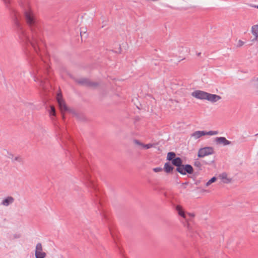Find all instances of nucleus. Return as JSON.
<instances>
[{
	"mask_svg": "<svg viewBox=\"0 0 258 258\" xmlns=\"http://www.w3.org/2000/svg\"><path fill=\"white\" fill-rule=\"evenodd\" d=\"M24 16L26 22L30 28L31 36L23 28L19 20L17 13L14 11L13 18L16 30L21 42L27 47H31L38 54L43 42L38 23L31 11L25 10Z\"/></svg>",
	"mask_w": 258,
	"mask_h": 258,
	"instance_id": "nucleus-1",
	"label": "nucleus"
},
{
	"mask_svg": "<svg viewBox=\"0 0 258 258\" xmlns=\"http://www.w3.org/2000/svg\"><path fill=\"white\" fill-rule=\"evenodd\" d=\"M57 101L58 104L59 108L61 112L62 117L63 119H64V114L63 113V111H69L73 114H74L75 116L80 120H84L85 119V117L84 115L79 114L75 112V111L72 109H70L66 104L62 98V96L61 94L58 95L57 96Z\"/></svg>",
	"mask_w": 258,
	"mask_h": 258,
	"instance_id": "nucleus-5",
	"label": "nucleus"
},
{
	"mask_svg": "<svg viewBox=\"0 0 258 258\" xmlns=\"http://www.w3.org/2000/svg\"><path fill=\"white\" fill-rule=\"evenodd\" d=\"M176 209L178 212V215L184 218L185 220V222H183V224L184 227L187 229V236L193 238L197 239L198 237L199 236V234L188 222V220L186 218V215L184 211L182 210L181 207L179 206H177Z\"/></svg>",
	"mask_w": 258,
	"mask_h": 258,
	"instance_id": "nucleus-4",
	"label": "nucleus"
},
{
	"mask_svg": "<svg viewBox=\"0 0 258 258\" xmlns=\"http://www.w3.org/2000/svg\"><path fill=\"white\" fill-rule=\"evenodd\" d=\"M244 44V42L243 41H242L241 40H239L238 42L237 46L238 47H240L242 46V45H243Z\"/></svg>",
	"mask_w": 258,
	"mask_h": 258,
	"instance_id": "nucleus-32",
	"label": "nucleus"
},
{
	"mask_svg": "<svg viewBox=\"0 0 258 258\" xmlns=\"http://www.w3.org/2000/svg\"><path fill=\"white\" fill-rule=\"evenodd\" d=\"M70 141L73 143V141L71 139H70Z\"/></svg>",
	"mask_w": 258,
	"mask_h": 258,
	"instance_id": "nucleus-42",
	"label": "nucleus"
},
{
	"mask_svg": "<svg viewBox=\"0 0 258 258\" xmlns=\"http://www.w3.org/2000/svg\"><path fill=\"white\" fill-rule=\"evenodd\" d=\"M213 162H214V160H211V161H209V162H205V161H204V162H205V164H210L211 163H213Z\"/></svg>",
	"mask_w": 258,
	"mask_h": 258,
	"instance_id": "nucleus-36",
	"label": "nucleus"
},
{
	"mask_svg": "<svg viewBox=\"0 0 258 258\" xmlns=\"http://www.w3.org/2000/svg\"><path fill=\"white\" fill-rule=\"evenodd\" d=\"M207 93L203 91L196 90L191 93V95L197 99L206 100Z\"/></svg>",
	"mask_w": 258,
	"mask_h": 258,
	"instance_id": "nucleus-9",
	"label": "nucleus"
},
{
	"mask_svg": "<svg viewBox=\"0 0 258 258\" xmlns=\"http://www.w3.org/2000/svg\"><path fill=\"white\" fill-rule=\"evenodd\" d=\"M215 141L217 144H222L224 146L228 145L231 144V142L227 140L226 138L223 137H216L215 139Z\"/></svg>",
	"mask_w": 258,
	"mask_h": 258,
	"instance_id": "nucleus-10",
	"label": "nucleus"
},
{
	"mask_svg": "<svg viewBox=\"0 0 258 258\" xmlns=\"http://www.w3.org/2000/svg\"><path fill=\"white\" fill-rule=\"evenodd\" d=\"M201 52H199V53H198V56H200V55H201Z\"/></svg>",
	"mask_w": 258,
	"mask_h": 258,
	"instance_id": "nucleus-40",
	"label": "nucleus"
},
{
	"mask_svg": "<svg viewBox=\"0 0 258 258\" xmlns=\"http://www.w3.org/2000/svg\"><path fill=\"white\" fill-rule=\"evenodd\" d=\"M109 230H110V234H111V236H112V238H113V239L115 240L114 235V234H113L112 231V230H111V229H110V228H109Z\"/></svg>",
	"mask_w": 258,
	"mask_h": 258,
	"instance_id": "nucleus-35",
	"label": "nucleus"
},
{
	"mask_svg": "<svg viewBox=\"0 0 258 258\" xmlns=\"http://www.w3.org/2000/svg\"><path fill=\"white\" fill-rule=\"evenodd\" d=\"M220 177H221V178L222 179H226L227 180V181H224L225 183H229L230 181V180L227 178V174L226 173H222L220 175Z\"/></svg>",
	"mask_w": 258,
	"mask_h": 258,
	"instance_id": "nucleus-26",
	"label": "nucleus"
},
{
	"mask_svg": "<svg viewBox=\"0 0 258 258\" xmlns=\"http://www.w3.org/2000/svg\"><path fill=\"white\" fill-rule=\"evenodd\" d=\"M14 201L15 199L13 197L11 196H9L3 200L2 202V205L5 206H8L10 204H12L14 202Z\"/></svg>",
	"mask_w": 258,
	"mask_h": 258,
	"instance_id": "nucleus-13",
	"label": "nucleus"
},
{
	"mask_svg": "<svg viewBox=\"0 0 258 258\" xmlns=\"http://www.w3.org/2000/svg\"><path fill=\"white\" fill-rule=\"evenodd\" d=\"M214 148L212 147H206L199 149L198 156L199 158H203L206 156L214 154Z\"/></svg>",
	"mask_w": 258,
	"mask_h": 258,
	"instance_id": "nucleus-7",
	"label": "nucleus"
},
{
	"mask_svg": "<svg viewBox=\"0 0 258 258\" xmlns=\"http://www.w3.org/2000/svg\"><path fill=\"white\" fill-rule=\"evenodd\" d=\"M188 183V182H186L183 183H182V184H183V185H184H184H186V184H187Z\"/></svg>",
	"mask_w": 258,
	"mask_h": 258,
	"instance_id": "nucleus-38",
	"label": "nucleus"
},
{
	"mask_svg": "<svg viewBox=\"0 0 258 258\" xmlns=\"http://www.w3.org/2000/svg\"><path fill=\"white\" fill-rule=\"evenodd\" d=\"M9 154V156H8V158H10V159H11L12 160V161H13V160H14V155L12 153H8Z\"/></svg>",
	"mask_w": 258,
	"mask_h": 258,
	"instance_id": "nucleus-33",
	"label": "nucleus"
},
{
	"mask_svg": "<svg viewBox=\"0 0 258 258\" xmlns=\"http://www.w3.org/2000/svg\"><path fill=\"white\" fill-rule=\"evenodd\" d=\"M76 81L80 85L88 87H96L98 85V84L97 83L91 82L88 79L86 78L77 79L76 80Z\"/></svg>",
	"mask_w": 258,
	"mask_h": 258,
	"instance_id": "nucleus-8",
	"label": "nucleus"
},
{
	"mask_svg": "<svg viewBox=\"0 0 258 258\" xmlns=\"http://www.w3.org/2000/svg\"><path fill=\"white\" fill-rule=\"evenodd\" d=\"M194 165L197 168L198 170H202V164L198 159L195 160Z\"/></svg>",
	"mask_w": 258,
	"mask_h": 258,
	"instance_id": "nucleus-21",
	"label": "nucleus"
},
{
	"mask_svg": "<svg viewBox=\"0 0 258 258\" xmlns=\"http://www.w3.org/2000/svg\"><path fill=\"white\" fill-rule=\"evenodd\" d=\"M251 33L254 36V38L252 39V41L258 40V25H254L251 27Z\"/></svg>",
	"mask_w": 258,
	"mask_h": 258,
	"instance_id": "nucleus-12",
	"label": "nucleus"
},
{
	"mask_svg": "<svg viewBox=\"0 0 258 258\" xmlns=\"http://www.w3.org/2000/svg\"><path fill=\"white\" fill-rule=\"evenodd\" d=\"M133 142H134L135 144H136L137 146H139V147H141V148L143 149V143L141 142L139 140H137V139H135V140H133Z\"/></svg>",
	"mask_w": 258,
	"mask_h": 258,
	"instance_id": "nucleus-25",
	"label": "nucleus"
},
{
	"mask_svg": "<svg viewBox=\"0 0 258 258\" xmlns=\"http://www.w3.org/2000/svg\"><path fill=\"white\" fill-rule=\"evenodd\" d=\"M176 171L181 175L192 174L194 173V168L189 164H182L179 167L176 168Z\"/></svg>",
	"mask_w": 258,
	"mask_h": 258,
	"instance_id": "nucleus-6",
	"label": "nucleus"
},
{
	"mask_svg": "<svg viewBox=\"0 0 258 258\" xmlns=\"http://www.w3.org/2000/svg\"><path fill=\"white\" fill-rule=\"evenodd\" d=\"M176 157V154L174 152H170L167 154V160L172 162V160L174 159Z\"/></svg>",
	"mask_w": 258,
	"mask_h": 258,
	"instance_id": "nucleus-19",
	"label": "nucleus"
},
{
	"mask_svg": "<svg viewBox=\"0 0 258 258\" xmlns=\"http://www.w3.org/2000/svg\"><path fill=\"white\" fill-rule=\"evenodd\" d=\"M206 135L205 131H196L191 134V137H194L195 139H198L203 136Z\"/></svg>",
	"mask_w": 258,
	"mask_h": 258,
	"instance_id": "nucleus-15",
	"label": "nucleus"
},
{
	"mask_svg": "<svg viewBox=\"0 0 258 258\" xmlns=\"http://www.w3.org/2000/svg\"><path fill=\"white\" fill-rule=\"evenodd\" d=\"M2 1L5 3V4L7 6V7H8V5H9V4L10 3V0H2Z\"/></svg>",
	"mask_w": 258,
	"mask_h": 258,
	"instance_id": "nucleus-34",
	"label": "nucleus"
},
{
	"mask_svg": "<svg viewBox=\"0 0 258 258\" xmlns=\"http://www.w3.org/2000/svg\"><path fill=\"white\" fill-rule=\"evenodd\" d=\"M21 237V235L20 233H16L13 235L14 239H18Z\"/></svg>",
	"mask_w": 258,
	"mask_h": 258,
	"instance_id": "nucleus-31",
	"label": "nucleus"
},
{
	"mask_svg": "<svg viewBox=\"0 0 258 258\" xmlns=\"http://www.w3.org/2000/svg\"><path fill=\"white\" fill-rule=\"evenodd\" d=\"M15 161H17L20 163H23V159L21 156H17L14 158L13 162Z\"/></svg>",
	"mask_w": 258,
	"mask_h": 258,
	"instance_id": "nucleus-24",
	"label": "nucleus"
},
{
	"mask_svg": "<svg viewBox=\"0 0 258 258\" xmlns=\"http://www.w3.org/2000/svg\"><path fill=\"white\" fill-rule=\"evenodd\" d=\"M188 215L190 217H195V214L194 213H188Z\"/></svg>",
	"mask_w": 258,
	"mask_h": 258,
	"instance_id": "nucleus-37",
	"label": "nucleus"
},
{
	"mask_svg": "<svg viewBox=\"0 0 258 258\" xmlns=\"http://www.w3.org/2000/svg\"><path fill=\"white\" fill-rule=\"evenodd\" d=\"M254 7L256 8L257 9H258V5L257 6H254Z\"/></svg>",
	"mask_w": 258,
	"mask_h": 258,
	"instance_id": "nucleus-41",
	"label": "nucleus"
},
{
	"mask_svg": "<svg viewBox=\"0 0 258 258\" xmlns=\"http://www.w3.org/2000/svg\"><path fill=\"white\" fill-rule=\"evenodd\" d=\"M217 180V177H213L212 178H211L206 183V186H209L211 184H212V183L215 182Z\"/></svg>",
	"mask_w": 258,
	"mask_h": 258,
	"instance_id": "nucleus-23",
	"label": "nucleus"
},
{
	"mask_svg": "<svg viewBox=\"0 0 258 258\" xmlns=\"http://www.w3.org/2000/svg\"><path fill=\"white\" fill-rule=\"evenodd\" d=\"M218 131H210L208 132L205 131L206 135H208L213 136V135H216L218 134Z\"/></svg>",
	"mask_w": 258,
	"mask_h": 258,
	"instance_id": "nucleus-27",
	"label": "nucleus"
},
{
	"mask_svg": "<svg viewBox=\"0 0 258 258\" xmlns=\"http://www.w3.org/2000/svg\"><path fill=\"white\" fill-rule=\"evenodd\" d=\"M252 81L253 82V88L255 89L256 92H258V77L252 79Z\"/></svg>",
	"mask_w": 258,
	"mask_h": 258,
	"instance_id": "nucleus-20",
	"label": "nucleus"
},
{
	"mask_svg": "<svg viewBox=\"0 0 258 258\" xmlns=\"http://www.w3.org/2000/svg\"><path fill=\"white\" fill-rule=\"evenodd\" d=\"M79 168L80 171L84 175V178L86 180V185L91 188H92L94 192L92 194V196H94L96 197V199H94V202L96 205H98V210L99 212L100 215L105 220H107V217L106 214L105 213L104 210L100 208L99 206H101V203L100 200H98V199L99 198V191L98 190L97 187L95 184L94 183L93 181L91 179L90 175L89 173V168L88 166V163L86 161H85L84 159H81V161L79 162Z\"/></svg>",
	"mask_w": 258,
	"mask_h": 258,
	"instance_id": "nucleus-3",
	"label": "nucleus"
},
{
	"mask_svg": "<svg viewBox=\"0 0 258 258\" xmlns=\"http://www.w3.org/2000/svg\"><path fill=\"white\" fill-rule=\"evenodd\" d=\"M48 112L51 119H54L56 115V110L55 107L51 105L50 106V109L48 110Z\"/></svg>",
	"mask_w": 258,
	"mask_h": 258,
	"instance_id": "nucleus-17",
	"label": "nucleus"
},
{
	"mask_svg": "<svg viewBox=\"0 0 258 258\" xmlns=\"http://www.w3.org/2000/svg\"><path fill=\"white\" fill-rule=\"evenodd\" d=\"M221 99V97L220 96L216 94H210L209 93H207L206 100L212 103H215Z\"/></svg>",
	"mask_w": 258,
	"mask_h": 258,
	"instance_id": "nucleus-11",
	"label": "nucleus"
},
{
	"mask_svg": "<svg viewBox=\"0 0 258 258\" xmlns=\"http://www.w3.org/2000/svg\"><path fill=\"white\" fill-rule=\"evenodd\" d=\"M171 162L176 168H178L182 164L183 161L181 158L176 157L174 159L172 160Z\"/></svg>",
	"mask_w": 258,
	"mask_h": 258,
	"instance_id": "nucleus-14",
	"label": "nucleus"
},
{
	"mask_svg": "<svg viewBox=\"0 0 258 258\" xmlns=\"http://www.w3.org/2000/svg\"><path fill=\"white\" fill-rule=\"evenodd\" d=\"M188 183V182H186L183 183H182V184H183V185H184H184H186V184H187Z\"/></svg>",
	"mask_w": 258,
	"mask_h": 258,
	"instance_id": "nucleus-39",
	"label": "nucleus"
},
{
	"mask_svg": "<svg viewBox=\"0 0 258 258\" xmlns=\"http://www.w3.org/2000/svg\"><path fill=\"white\" fill-rule=\"evenodd\" d=\"M163 170V169L161 167H156L153 169V171L155 172H161Z\"/></svg>",
	"mask_w": 258,
	"mask_h": 258,
	"instance_id": "nucleus-30",
	"label": "nucleus"
},
{
	"mask_svg": "<svg viewBox=\"0 0 258 258\" xmlns=\"http://www.w3.org/2000/svg\"><path fill=\"white\" fill-rule=\"evenodd\" d=\"M30 62L32 67V71L30 72L31 75L34 78L35 82L39 83L40 87L44 91L47 89V86L49 85L46 77L44 76L49 74V66L40 57L39 59L32 56H29Z\"/></svg>",
	"mask_w": 258,
	"mask_h": 258,
	"instance_id": "nucleus-2",
	"label": "nucleus"
},
{
	"mask_svg": "<svg viewBox=\"0 0 258 258\" xmlns=\"http://www.w3.org/2000/svg\"><path fill=\"white\" fill-rule=\"evenodd\" d=\"M153 146V145L152 144H143V148H145L146 149H148L152 148Z\"/></svg>",
	"mask_w": 258,
	"mask_h": 258,
	"instance_id": "nucleus-29",
	"label": "nucleus"
},
{
	"mask_svg": "<svg viewBox=\"0 0 258 258\" xmlns=\"http://www.w3.org/2000/svg\"><path fill=\"white\" fill-rule=\"evenodd\" d=\"M35 256L36 258H45L46 256V253L45 252L35 250Z\"/></svg>",
	"mask_w": 258,
	"mask_h": 258,
	"instance_id": "nucleus-18",
	"label": "nucleus"
},
{
	"mask_svg": "<svg viewBox=\"0 0 258 258\" xmlns=\"http://www.w3.org/2000/svg\"><path fill=\"white\" fill-rule=\"evenodd\" d=\"M174 167L170 164L169 162H166L164 164V170L165 172L169 173L172 172Z\"/></svg>",
	"mask_w": 258,
	"mask_h": 258,
	"instance_id": "nucleus-16",
	"label": "nucleus"
},
{
	"mask_svg": "<svg viewBox=\"0 0 258 258\" xmlns=\"http://www.w3.org/2000/svg\"><path fill=\"white\" fill-rule=\"evenodd\" d=\"M37 251H42V244L40 243H38L36 246V249Z\"/></svg>",
	"mask_w": 258,
	"mask_h": 258,
	"instance_id": "nucleus-28",
	"label": "nucleus"
},
{
	"mask_svg": "<svg viewBox=\"0 0 258 258\" xmlns=\"http://www.w3.org/2000/svg\"><path fill=\"white\" fill-rule=\"evenodd\" d=\"M80 35L81 37L82 40L83 39V37H86L87 36V34L86 33V29L82 28L80 30Z\"/></svg>",
	"mask_w": 258,
	"mask_h": 258,
	"instance_id": "nucleus-22",
	"label": "nucleus"
}]
</instances>
